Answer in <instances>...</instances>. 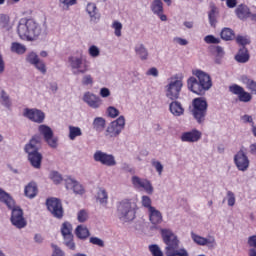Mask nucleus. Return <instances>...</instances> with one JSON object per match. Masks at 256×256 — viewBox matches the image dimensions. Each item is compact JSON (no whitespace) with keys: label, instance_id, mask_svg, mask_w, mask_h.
Returning <instances> with one entry per match:
<instances>
[{"label":"nucleus","instance_id":"obj_40","mask_svg":"<svg viewBox=\"0 0 256 256\" xmlns=\"http://www.w3.org/2000/svg\"><path fill=\"white\" fill-rule=\"evenodd\" d=\"M140 188L145 190L148 195L153 194V185H151V182H149V180H143Z\"/></svg>","mask_w":256,"mask_h":256},{"label":"nucleus","instance_id":"obj_52","mask_svg":"<svg viewBox=\"0 0 256 256\" xmlns=\"http://www.w3.org/2000/svg\"><path fill=\"white\" fill-rule=\"evenodd\" d=\"M88 53L90 55V57H99V48L95 45L90 46Z\"/></svg>","mask_w":256,"mask_h":256},{"label":"nucleus","instance_id":"obj_29","mask_svg":"<svg viewBox=\"0 0 256 256\" xmlns=\"http://www.w3.org/2000/svg\"><path fill=\"white\" fill-rule=\"evenodd\" d=\"M235 59L238 63H247V61H249V51L247 48H240L237 55L235 56Z\"/></svg>","mask_w":256,"mask_h":256},{"label":"nucleus","instance_id":"obj_15","mask_svg":"<svg viewBox=\"0 0 256 256\" xmlns=\"http://www.w3.org/2000/svg\"><path fill=\"white\" fill-rule=\"evenodd\" d=\"M234 163L239 171H247L249 169V157L243 149H240L234 156Z\"/></svg>","mask_w":256,"mask_h":256},{"label":"nucleus","instance_id":"obj_55","mask_svg":"<svg viewBox=\"0 0 256 256\" xmlns=\"http://www.w3.org/2000/svg\"><path fill=\"white\" fill-rule=\"evenodd\" d=\"M153 167H155L156 171L161 175L163 173V164L159 161L152 162Z\"/></svg>","mask_w":256,"mask_h":256},{"label":"nucleus","instance_id":"obj_17","mask_svg":"<svg viewBox=\"0 0 256 256\" xmlns=\"http://www.w3.org/2000/svg\"><path fill=\"white\" fill-rule=\"evenodd\" d=\"M203 136V133L197 129H192L188 132H183L180 139L183 143H197Z\"/></svg>","mask_w":256,"mask_h":256},{"label":"nucleus","instance_id":"obj_54","mask_svg":"<svg viewBox=\"0 0 256 256\" xmlns=\"http://www.w3.org/2000/svg\"><path fill=\"white\" fill-rule=\"evenodd\" d=\"M143 179L137 177V176H133L132 177V183L134 185V187H138V189H141V185L143 184Z\"/></svg>","mask_w":256,"mask_h":256},{"label":"nucleus","instance_id":"obj_64","mask_svg":"<svg viewBox=\"0 0 256 256\" xmlns=\"http://www.w3.org/2000/svg\"><path fill=\"white\" fill-rule=\"evenodd\" d=\"M250 152L252 155H256V143L250 145Z\"/></svg>","mask_w":256,"mask_h":256},{"label":"nucleus","instance_id":"obj_47","mask_svg":"<svg viewBox=\"0 0 256 256\" xmlns=\"http://www.w3.org/2000/svg\"><path fill=\"white\" fill-rule=\"evenodd\" d=\"M227 201H228V206L229 207H234L235 206V193H233L232 191H228L227 192Z\"/></svg>","mask_w":256,"mask_h":256},{"label":"nucleus","instance_id":"obj_20","mask_svg":"<svg viewBox=\"0 0 256 256\" xmlns=\"http://www.w3.org/2000/svg\"><path fill=\"white\" fill-rule=\"evenodd\" d=\"M148 213L149 221L152 225H161V223H163V214H161V211L157 210L155 207H150Z\"/></svg>","mask_w":256,"mask_h":256},{"label":"nucleus","instance_id":"obj_4","mask_svg":"<svg viewBox=\"0 0 256 256\" xmlns=\"http://www.w3.org/2000/svg\"><path fill=\"white\" fill-rule=\"evenodd\" d=\"M161 235L163 242L166 245V256H189L187 250L179 248V239H177V236L173 233V231L169 229H162Z\"/></svg>","mask_w":256,"mask_h":256},{"label":"nucleus","instance_id":"obj_18","mask_svg":"<svg viewBox=\"0 0 256 256\" xmlns=\"http://www.w3.org/2000/svg\"><path fill=\"white\" fill-rule=\"evenodd\" d=\"M192 239L194 241V243H196L197 245H201L202 247H205V245H207V247H215V245H217V242L215 241V237L213 236H208L207 238L199 236L195 233H192Z\"/></svg>","mask_w":256,"mask_h":256},{"label":"nucleus","instance_id":"obj_22","mask_svg":"<svg viewBox=\"0 0 256 256\" xmlns=\"http://www.w3.org/2000/svg\"><path fill=\"white\" fill-rule=\"evenodd\" d=\"M169 109L174 117H181L185 113V109H183V106L178 101L170 103Z\"/></svg>","mask_w":256,"mask_h":256},{"label":"nucleus","instance_id":"obj_9","mask_svg":"<svg viewBox=\"0 0 256 256\" xmlns=\"http://www.w3.org/2000/svg\"><path fill=\"white\" fill-rule=\"evenodd\" d=\"M60 231L64 239V245H66L68 249H71V251H75V242L73 241V225L66 221L61 225Z\"/></svg>","mask_w":256,"mask_h":256},{"label":"nucleus","instance_id":"obj_50","mask_svg":"<svg viewBox=\"0 0 256 256\" xmlns=\"http://www.w3.org/2000/svg\"><path fill=\"white\" fill-rule=\"evenodd\" d=\"M236 43H238V45H242V47H245V45H249V43H251V41H249V39H247L244 36H237Z\"/></svg>","mask_w":256,"mask_h":256},{"label":"nucleus","instance_id":"obj_19","mask_svg":"<svg viewBox=\"0 0 256 256\" xmlns=\"http://www.w3.org/2000/svg\"><path fill=\"white\" fill-rule=\"evenodd\" d=\"M151 11L154 15H158L159 19L162 21H167V15L163 14V2L161 0H153Z\"/></svg>","mask_w":256,"mask_h":256},{"label":"nucleus","instance_id":"obj_51","mask_svg":"<svg viewBox=\"0 0 256 256\" xmlns=\"http://www.w3.org/2000/svg\"><path fill=\"white\" fill-rule=\"evenodd\" d=\"M90 243H92V245H97L98 247H105V242L101 238L91 237Z\"/></svg>","mask_w":256,"mask_h":256},{"label":"nucleus","instance_id":"obj_35","mask_svg":"<svg viewBox=\"0 0 256 256\" xmlns=\"http://www.w3.org/2000/svg\"><path fill=\"white\" fill-rule=\"evenodd\" d=\"M72 185L67 184V189L71 188L73 189L74 193L76 195H83L85 193V189L83 188V185L79 184L77 181L70 180Z\"/></svg>","mask_w":256,"mask_h":256},{"label":"nucleus","instance_id":"obj_5","mask_svg":"<svg viewBox=\"0 0 256 256\" xmlns=\"http://www.w3.org/2000/svg\"><path fill=\"white\" fill-rule=\"evenodd\" d=\"M41 149V136L35 135L25 145L24 151L28 155V161L34 169H41V163L43 162V154L39 152Z\"/></svg>","mask_w":256,"mask_h":256},{"label":"nucleus","instance_id":"obj_44","mask_svg":"<svg viewBox=\"0 0 256 256\" xmlns=\"http://www.w3.org/2000/svg\"><path fill=\"white\" fill-rule=\"evenodd\" d=\"M108 117L115 119V117H119V110L113 106H109L107 108Z\"/></svg>","mask_w":256,"mask_h":256},{"label":"nucleus","instance_id":"obj_39","mask_svg":"<svg viewBox=\"0 0 256 256\" xmlns=\"http://www.w3.org/2000/svg\"><path fill=\"white\" fill-rule=\"evenodd\" d=\"M149 251L152 254V256H163V251H161V248H159L157 244L150 245Z\"/></svg>","mask_w":256,"mask_h":256},{"label":"nucleus","instance_id":"obj_49","mask_svg":"<svg viewBox=\"0 0 256 256\" xmlns=\"http://www.w3.org/2000/svg\"><path fill=\"white\" fill-rule=\"evenodd\" d=\"M142 205L148 209V211H151V207H153L151 206V198L149 196H142Z\"/></svg>","mask_w":256,"mask_h":256},{"label":"nucleus","instance_id":"obj_59","mask_svg":"<svg viewBox=\"0 0 256 256\" xmlns=\"http://www.w3.org/2000/svg\"><path fill=\"white\" fill-rule=\"evenodd\" d=\"M248 245L252 247V249H256V235L248 237Z\"/></svg>","mask_w":256,"mask_h":256},{"label":"nucleus","instance_id":"obj_6","mask_svg":"<svg viewBox=\"0 0 256 256\" xmlns=\"http://www.w3.org/2000/svg\"><path fill=\"white\" fill-rule=\"evenodd\" d=\"M137 213V203L131 199H124L117 205V216L120 221H133Z\"/></svg>","mask_w":256,"mask_h":256},{"label":"nucleus","instance_id":"obj_7","mask_svg":"<svg viewBox=\"0 0 256 256\" xmlns=\"http://www.w3.org/2000/svg\"><path fill=\"white\" fill-rule=\"evenodd\" d=\"M207 100L203 98H195L192 101V110L191 113L196 119L197 123L199 125H202V123H205V118L207 117Z\"/></svg>","mask_w":256,"mask_h":256},{"label":"nucleus","instance_id":"obj_45","mask_svg":"<svg viewBox=\"0 0 256 256\" xmlns=\"http://www.w3.org/2000/svg\"><path fill=\"white\" fill-rule=\"evenodd\" d=\"M77 219H78L79 223H85V221H87V219H89V214H87V211H85V210H80L78 212Z\"/></svg>","mask_w":256,"mask_h":256},{"label":"nucleus","instance_id":"obj_23","mask_svg":"<svg viewBox=\"0 0 256 256\" xmlns=\"http://www.w3.org/2000/svg\"><path fill=\"white\" fill-rule=\"evenodd\" d=\"M10 51L15 55H25V53H27V46L20 42H12L10 45Z\"/></svg>","mask_w":256,"mask_h":256},{"label":"nucleus","instance_id":"obj_30","mask_svg":"<svg viewBox=\"0 0 256 256\" xmlns=\"http://www.w3.org/2000/svg\"><path fill=\"white\" fill-rule=\"evenodd\" d=\"M123 130H120L119 126H116L114 122L108 126L106 130V137H117Z\"/></svg>","mask_w":256,"mask_h":256},{"label":"nucleus","instance_id":"obj_33","mask_svg":"<svg viewBox=\"0 0 256 256\" xmlns=\"http://www.w3.org/2000/svg\"><path fill=\"white\" fill-rule=\"evenodd\" d=\"M26 61L30 63V65H43L41 59H39V55L35 52H30L26 56Z\"/></svg>","mask_w":256,"mask_h":256},{"label":"nucleus","instance_id":"obj_57","mask_svg":"<svg viewBox=\"0 0 256 256\" xmlns=\"http://www.w3.org/2000/svg\"><path fill=\"white\" fill-rule=\"evenodd\" d=\"M110 96H111V91L109 90V88L100 89V97H102L103 99H106V97H110Z\"/></svg>","mask_w":256,"mask_h":256},{"label":"nucleus","instance_id":"obj_31","mask_svg":"<svg viewBox=\"0 0 256 256\" xmlns=\"http://www.w3.org/2000/svg\"><path fill=\"white\" fill-rule=\"evenodd\" d=\"M220 37L223 41H233L235 39V32L231 28H224L220 33Z\"/></svg>","mask_w":256,"mask_h":256},{"label":"nucleus","instance_id":"obj_10","mask_svg":"<svg viewBox=\"0 0 256 256\" xmlns=\"http://www.w3.org/2000/svg\"><path fill=\"white\" fill-rule=\"evenodd\" d=\"M47 209L56 219H63V204L57 198H49L46 201Z\"/></svg>","mask_w":256,"mask_h":256},{"label":"nucleus","instance_id":"obj_37","mask_svg":"<svg viewBox=\"0 0 256 256\" xmlns=\"http://www.w3.org/2000/svg\"><path fill=\"white\" fill-rule=\"evenodd\" d=\"M93 127L96 129V131H101L102 129H105V119L102 117H97L93 121Z\"/></svg>","mask_w":256,"mask_h":256},{"label":"nucleus","instance_id":"obj_56","mask_svg":"<svg viewBox=\"0 0 256 256\" xmlns=\"http://www.w3.org/2000/svg\"><path fill=\"white\" fill-rule=\"evenodd\" d=\"M241 119L244 123H250L252 125V129L253 127H255V122H253L252 116L245 114L244 116L241 117Z\"/></svg>","mask_w":256,"mask_h":256},{"label":"nucleus","instance_id":"obj_24","mask_svg":"<svg viewBox=\"0 0 256 256\" xmlns=\"http://www.w3.org/2000/svg\"><path fill=\"white\" fill-rule=\"evenodd\" d=\"M86 11L90 16L91 21H97L100 19L101 15L97 11V5L95 3H88Z\"/></svg>","mask_w":256,"mask_h":256},{"label":"nucleus","instance_id":"obj_12","mask_svg":"<svg viewBox=\"0 0 256 256\" xmlns=\"http://www.w3.org/2000/svg\"><path fill=\"white\" fill-rule=\"evenodd\" d=\"M229 91L233 95H237L239 101L241 103H249L251 99H253V96L251 93L245 91V89L237 84H233L229 86Z\"/></svg>","mask_w":256,"mask_h":256},{"label":"nucleus","instance_id":"obj_43","mask_svg":"<svg viewBox=\"0 0 256 256\" xmlns=\"http://www.w3.org/2000/svg\"><path fill=\"white\" fill-rule=\"evenodd\" d=\"M205 43L208 44H214V45H218V43H221V39L216 38L213 35H208L204 38Z\"/></svg>","mask_w":256,"mask_h":256},{"label":"nucleus","instance_id":"obj_53","mask_svg":"<svg viewBox=\"0 0 256 256\" xmlns=\"http://www.w3.org/2000/svg\"><path fill=\"white\" fill-rule=\"evenodd\" d=\"M50 179H52V181H54L56 184H58L60 181H63V178L60 174H58V172H52L50 174Z\"/></svg>","mask_w":256,"mask_h":256},{"label":"nucleus","instance_id":"obj_28","mask_svg":"<svg viewBox=\"0 0 256 256\" xmlns=\"http://www.w3.org/2000/svg\"><path fill=\"white\" fill-rule=\"evenodd\" d=\"M135 53L142 61H147V59L149 58V52L143 44H138L135 46Z\"/></svg>","mask_w":256,"mask_h":256},{"label":"nucleus","instance_id":"obj_60","mask_svg":"<svg viewBox=\"0 0 256 256\" xmlns=\"http://www.w3.org/2000/svg\"><path fill=\"white\" fill-rule=\"evenodd\" d=\"M214 53L216 54V57H219V58H221V57H223V55H225V51L223 50V47H221V46H216Z\"/></svg>","mask_w":256,"mask_h":256},{"label":"nucleus","instance_id":"obj_42","mask_svg":"<svg viewBox=\"0 0 256 256\" xmlns=\"http://www.w3.org/2000/svg\"><path fill=\"white\" fill-rule=\"evenodd\" d=\"M63 9H69L72 5H77V0H59Z\"/></svg>","mask_w":256,"mask_h":256},{"label":"nucleus","instance_id":"obj_25","mask_svg":"<svg viewBox=\"0 0 256 256\" xmlns=\"http://www.w3.org/2000/svg\"><path fill=\"white\" fill-rule=\"evenodd\" d=\"M25 196L28 199H33L37 197L38 189L37 184L35 182H30L24 189Z\"/></svg>","mask_w":256,"mask_h":256},{"label":"nucleus","instance_id":"obj_13","mask_svg":"<svg viewBox=\"0 0 256 256\" xmlns=\"http://www.w3.org/2000/svg\"><path fill=\"white\" fill-rule=\"evenodd\" d=\"M39 133L43 135L44 140L52 147V149H57V138L53 137V130L47 125H40L39 126Z\"/></svg>","mask_w":256,"mask_h":256},{"label":"nucleus","instance_id":"obj_8","mask_svg":"<svg viewBox=\"0 0 256 256\" xmlns=\"http://www.w3.org/2000/svg\"><path fill=\"white\" fill-rule=\"evenodd\" d=\"M181 89H183V76H172L166 86V97L171 101H176V99H179Z\"/></svg>","mask_w":256,"mask_h":256},{"label":"nucleus","instance_id":"obj_21","mask_svg":"<svg viewBox=\"0 0 256 256\" xmlns=\"http://www.w3.org/2000/svg\"><path fill=\"white\" fill-rule=\"evenodd\" d=\"M235 13L238 17V19H241V21H245V19H251V16L253 15L251 13V9L248 8L245 4H240L235 10Z\"/></svg>","mask_w":256,"mask_h":256},{"label":"nucleus","instance_id":"obj_34","mask_svg":"<svg viewBox=\"0 0 256 256\" xmlns=\"http://www.w3.org/2000/svg\"><path fill=\"white\" fill-rule=\"evenodd\" d=\"M83 135V132L81 131V128L77 126H69V140L75 141L77 137H81Z\"/></svg>","mask_w":256,"mask_h":256},{"label":"nucleus","instance_id":"obj_27","mask_svg":"<svg viewBox=\"0 0 256 256\" xmlns=\"http://www.w3.org/2000/svg\"><path fill=\"white\" fill-rule=\"evenodd\" d=\"M241 81L244 85H246V89L251 91L252 95H256V82L255 80L248 78L247 76H242Z\"/></svg>","mask_w":256,"mask_h":256},{"label":"nucleus","instance_id":"obj_26","mask_svg":"<svg viewBox=\"0 0 256 256\" xmlns=\"http://www.w3.org/2000/svg\"><path fill=\"white\" fill-rule=\"evenodd\" d=\"M217 15H219V10H217V6H215V4H211L210 11L208 13V19L211 27H215V25H217Z\"/></svg>","mask_w":256,"mask_h":256},{"label":"nucleus","instance_id":"obj_1","mask_svg":"<svg viewBox=\"0 0 256 256\" xmlns=\"http://www.w3.org/2000/svg\"><path fill=\"white\" fill-rule=\"evenodd\" d=\"M0 203H4L8 209L12 210L10 221L17 229L27 227V220L23 216V209L15 206V200L11 194L0 188Z\"/></svg>","mask_w":256,"mask_h":256},{"label":"nucleus","instance_id":"obj_62","mask_svg":"<svg viewBox=\"0 0 256 256\" xmlns=\"http://www.w3.org/2000/svg\"><path fill=\"white\" fill-rule=\"evenodd\" d=\"M228 9H235L237 7V0H226Z\"/></svg>","mask_w":256,"mask_h":256},{"label":"nucleus","instance_id":"obj_14","mask_svg":"<svg viewBox=\"0 0 256 256\" xmlns=\"http://www.w3.org/2000/svg\"><path fill=\"white\" fill-rule=\"evenodd\" d=\"M23 115L33 123H43L45 121V113L39 109L25 108Z\"/></svg>","mask_w":256,"mask_h":256},{"label":"nucleus","instance_id":"obj_3","mask_svg":"<svg viewBox=\"0 0 256 256\" xmlns=\"http://www.w3.org/2000/svg\"><path fill=\"white\" fill-rule=\"evenodd\" d=\"M17 33L22 41H35L41 35V25L33 18H22L19 21Z\"/></svg>","mask_w":256,"mask_h":256},{"label":"nucleus","instance_id":"obj_41","mask_svg":"<svg viewBox=\"0 0 256 256\" xmlns=\"http://www.w3.org/2000/svg\"><path fill=\"white\" fill-rule=\"evenodd\" d=\"M112 27L114 29L116 37H121V30L123 29V24H121V22L119 21H114Z\"/></svg>","mask_w":256,"mask_h":256},{"label":"nucleus","instance_id":"obj_38","mask_svg":"<svg viewBox=\"0 0 256 256\" xmlns=\"http://www.w3.org/2000/svg\"><path fill=\"white\" fill-rule=\"evenodd\" d=\"M0 99L1 104L4 105V107H7V109L11 108V100L9 99V95H7L5 90L1 91Z\"/></svg>","mask_w":256,"mask_h":256},{"label":"nucleus","instance_id":"obj_32","mask_svg":"<svg viewBox=\"0 0 256 256\" xmlns=\"http://www.w3.org/2000/svg\"><path fill=\"white\" fill-rule=\"evenodd\" d=\"M75 233H76V237H78V239H87L91 235L89 233V229H87V227H85L83 225L77 226Z\"/></svg>","mask_w":256,"mask_h":256},{"label":"nucleus","instance_id":"obj_58","mask_svg":"<svg viewBox=\"0 0 256 256\" xmlns=\"http://www.w3.org/2000/svg\"><path fill=\"white\" fill-rule=\"evenodd\" d=\"M82 85H93V78L91 75H86L83 77Z\"/></svg>","mask_w":256,"mask_h":256},{"label":"nucleus","instance_id":"obj_11","mask_svg":"<svg viewBox=\"0 0 256 256\" xmlns=\"http://www.w3.org/2000/svg\"><path fill=\"white\" fill-rule=\"evenodd\" d=\"M94 161L97 163H101V165H105L106 167H115L117 165V161L115 160V156L112 154H107L101 150H97L94 153Z\"/></svg>","mask_w":256,"mask_h":256},{"label":"nucleus","instance_id":"obj_36","mask_svg":"<svg viewBox=\"0 0 256 256\" xmlns=\"http://www.w3.org/2000/svg\"><path fill=\"white\" fill-rule=\"evenodd\" d=\"M108 199H109V196L107 195V191L103 188H100L97 193V200L103 205V204H107Z\"/></svg>","mask_w":256,"mask_h":256},{"label":"nucleus","instance_id":"obj_16","mask_svg":"<svg viewBox=\"0 0 256 256\" xmlns=\"http://www.w3.org/2000/svg\"><path fill=\"white\" fill-rule=\"evenodd\" d=\"M83 101L88 106H90L91 109H99V107H101V105H103V100L101 99V97H99L91 92L84 93Z\"/></svg>","mask_w":256,"mask_h":256},{"label":"nucleus","instance_id":"obj_63","mask_svg":"<svg viewBox=\"0 0 256 256\" xmlns=\"http://www.w3.org/2000/svg\"><path fill=\"white\" fill-rule=\"evenodd\" d=\"M35 67L40 73H43V75L47 73V67L45 65H36Z\"/></svg>","mask_w":256,"mask_h":256},{"label":"nucleus","instance_id":"obj_46","mask_svg":"<svg viewBox=\"0 0 256 256\" xmlns=\"http://www.w3.org/2000/svg\"><path fill=\"white\" fill-rule=\"evenodd\" d=\"M112 123H114V125H116V127H118V129L122 130L125 129V117L124 116H120L117 120L113 121Z\"/></svg>","mask_w":256,"mask_h":256},{"label":"nucleus","instance_id":"obj_61","mask_svg":"<svg viewBox=\"0 0 256 256\" xmlns=\"http://www.w3.org/2000/svg\"><path fill=\"white\" fill-rule=\"evenodd\" d=\"M146 75H152V77H157L159 75V71L157 70V68L152 67L146 72Z\"/></svg>","mask_w":256,"mask_h":256},{"label":"nucleus","instance_id":"obj_2","mask_svg":"<svg viewBox=\"0 0 256 256\" xmlns=\"http://www.w3.org/2000/svg\"><path fill=\"white\" fill-rule=\"evenodd\" d=\"M195 77H190L187 81L189 91L196 95H205L210 87H213L211 76L202 70H193Z\"/></svg>","mask_w":256,"mask_h":256},{"label":"nucleus","instance_id":"obj_48","mask_svg":"<svg viewBox=\"0 0 256 256\" xmlns=\"http://www.w3.org/2000/svg\"><path fill=\"white\" fill-rule=\"evenodd\" d=\"M86 71H87V66H81V65L72 66V72L76 75L79 73H85Z\"/></svg>","mask_w":256,"mask_h":256}]
</instances>
